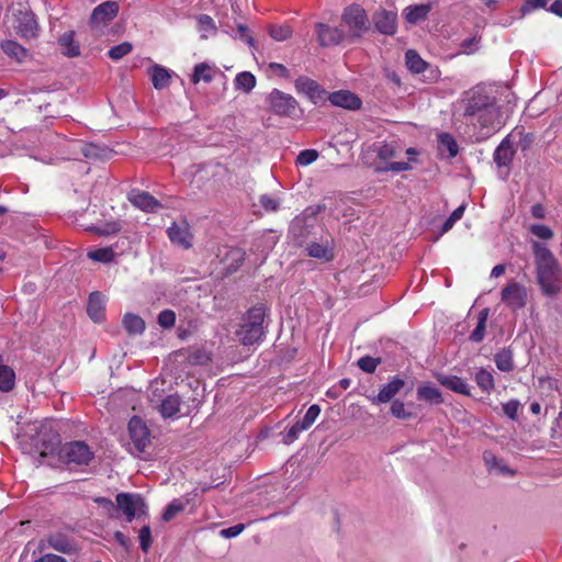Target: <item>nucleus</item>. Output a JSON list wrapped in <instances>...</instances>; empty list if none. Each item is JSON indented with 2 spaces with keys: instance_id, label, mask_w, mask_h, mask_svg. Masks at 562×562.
Segmentation results:
<instances>
[{
  "instance_id": "59",
  "label": "nucleus",
  "mask_w": 562,
  "mask_h": 562,
  "mask_svg": "<svg viewBox=\"0 0 562 562\" xmlns=\"http://www.w3.org/2000/svg\"><path fill=\"white\" fill-rule=\"evenodd\" d=\"M244 529H245V525L238 524V525L222 529L220 531V535L224 538L229 539V538H234V537L238 536Z\"/></svg>"
},
{
  "instance_id": "30",
  "label": "nucleus",
  "mask_w": 562,
  "mask_h": 562,
  "mask_svg": "<svg viewBox=\"0 0 562 562\" xmlns=\"http://www.w3.org/2000/svg\"><path fill=\"white\" fill-rule=\"evenodd\" d=\"M181 401L177 395H168L162 400L159 412L164 418L176 416L180 411Z\"/></svg>"
},
{
  "instance_id": "64",
  "label": "nucleus",
  "mask_w": 562,
  "mask_h": 562,
  "mask_svg": "<svg viewBox=\"0 0 562 562\" xmlns=\"http://www.w3.org/2000/svg\"><path fill=\"white\" fill-rule=\"evenodd\" d=\"M269 67L274 71L277 72L279 76H282V77H288L289 76V70L288 68L282 65V64H279V63H271L269 65Z\"/></svg>"
},
{
  "instance_id": "10",
  "label": "nucleus",
  "mask_w": 562,
  "mask_h": 562,
  "mask_svg": "<svg viewBox=\"0 0 562 562\" xmlns=\"http://www.w3.org/2000/svg\"><path fill=\"white\" fill-rule=\"evenodd\" d=\"M45 542L47 543L48 548H52L55 551L64 554H75L79 550L76 541L63 532L49 533L45 540H41L38 543L40 551L45 549Z\"/></svg>"
},
{
  "instance_id": "37",
  "label": "nucleus",
  "mask_w": 562,
  "mask_h": 562,
  "mask_svg": "<svg viewBox=\"0 0 562 562\" xmlns=\"http://www.w3.org/2000/svg\"><path fill=\"white\" fill-rule=\"evenodd\" d=\"M269 35L278 42L285 41L292 36V29L286 24H271L268 26Z\"/></svg>"
},
{
  "instance_id": "16",
  "label": "nucleus",
  "mask_w": 562,
  "mask_h": 562,
  "mask_svg": "<svg viewBox=\"0 0 562 562\" xmlns=\"http://www.w3.org/2000/svg\"><path fill=\"white\" fill-rule=\"evenodd\" d=\"M167 234L172 244L178 245L183 249L191 248L192 234L187 222L173 223L168 228Z\"/></svg>"
},
{
  "instance_id": "34",
  "label": "nucleus",
  "mask_w": 562,
  "mask_h": 562,
  "mask_svg": "<svg viewBox=\"0 0 562 562\" xmlns=\"http://www.w3.org/2000/svg\"><path fill=\"white\" fill-rule=\"evenodd\" d=\"M487 317H488V308H483L479 313L477 324L469 337V339L472 342H481L484 339Z\"/></svg>"
},
{
  "instance_id": "18",
  "label": "nucleus",
  "mask_w": 562,
  "mask_h": 562,
  "mask_svg": "<svg viewBox=\"0 0 562 562\" xmlns=\"http://www.w3.org/2000/svg\"><path fill=\"white\" fill-rule=\"evenodd\" d=\"M510 136L512 135L506 136L494 150L493 159L497 168H509L513 162L516 150L510 140Z\"/></svg>"
},
{
  "instance_id": "13",
  "label": "nucleus",
  "mask_w": 562,
  "mask_h": 562,
  "mask_svg": "<svg viewBox=\"0 0 562 562\" xmlns=\"http://www.w3.org/2000/svg\"><path fill=\"white\" fill-rule=\"evenodd\" d=\"M317 40L321 46H334L340 44L346 34L342 30L336 26H329L324 23L316 24Z\"/></svg>"
},
{
  "instance_id": "25",
  "label": "nucleus",
  "mask_w": 562,
  "mask_h": 562,
  "mask_svg": "<svg viewBox=\"0 0 562 562\" xmlns=\"http://www.w3.org/2000/svg\"><path fill=\"white\" fill-rule=\"evenodd\" d=\"M58 45L61 48L63 55L67 57H77L80 54V47L75 42V32H65L58 40Z\"/></svg>"
},
{
  "instance_id": "32",
  "label": "nucleus",
  "mask_w": 562,
  "mask_h": 562,
  "mask_svg": "<svg viewBox=\"0 0 562 562\" xmlns=\"http://www.w3.org/2000/svg\"><path fill=\"white\" fill-rule=\"evenodd\" d=\"M494 361L497 369L503 372H510L514 370L513 351L509 348H503L496 352Z\"/></svg>"
},
{
  "instance_id": "63",
  "label": "nucleus",
  "mask_w": 562,
  "mask_h": 562,
  "mask_svg": "<svg viewBox=\"0 0 562 562\" xmlns=\"http://www.w3.org/2000/svg\"><path fill=\"white\" fill-rule=\"evenodd\" d=\"M114 539L126 551L130 550V546H131L130 539L122 531H115Z\"/></svg>"
},
{
  "instance_id": "29",
  "label": "nucleus",
  "mask_w": 562,
  "mask_h": 562,
  "mask_svg": "<svg viewBox=\"0 0 562 562\" xmlns=\"http://www.w3.org/2000/svg\"><path fill=\"white\" fill-rule=\"evenodd\" d=\"M123 326L130 335H139L145 330L144 319L133 313H126L124 315Z\"/></svg>"
},
{
  "instance_id": "44",
  "label": "nucleus",
  "mask_w": 562,
  "mask_h": 562,
  "mask_svg": "<svg viewBox=\"0 0 562 562\" xmlns=\"http://www.w3.org/2000/svg\"><path fill=\"white\" fill-rule=\"evenodd\" d=\"M139 547L144 553H147L153 543L151 530L148 525L143 526L138 531Z\"/></svg>"
},
{
  "instance_id": "4",
  "label": "nucleus",
  "mask_w": 562,
  "mask_h": 562,
  "mask_svg": "<svg viewBox=\"0 0 562 562\" xmlns=\"http://www.w3.org/2000/svg\"><path fill=\"white\" fill-rule=\"evenodd\" d=\"M266 317V310L263 305H256L249 308L244 316V324L240 329L236 333L239 337V341L244 346H251L258 342L265 331L263 322Z\"/></svg>"
},
{
  "instance_id": "3",
  "label": "nucleus",
  "mask_w": 562,
  "mask_h": 562,
  "mask_svg": "<svg viewBox=\"0 0 562 562\" xmlns=\"http://www.w3.org/2000/svg\"><path fill=\"white\" fill-rule=\"evenodd\" d=\"M536 279L544 296L553 297L560 293L562 282L560 266L552 251L539 241L532 243Z\"/></svg>"
},
{
  "instance_id": "47",
  "label": "nucleus",
  "mask_w": 562,
  "mask_h": 562,
  "mask_svg": "<svg viewBox=\"0 0 562 562\" xmlns=\"http://www.w3.org/2000/svg\"><path fill=\"white\" fill-rule=\"evenodd\" d=\"M380 361V358L364 356L358 360V367L367 373H373Z\"/></svg>"
},
{
  "instance_id": "57",
  "label": "nucleus",
  "mask_w": 562,
  "mask_h": 562,
  "mask_svg": "<svg viewBox=\"0 0 562 562\" xmlns=\"http://www.w3.org/2000/svg\"><path fill=\"white\" fill-rule=\"evenodd\" d=\"M305 429L304 428H301V425L299 422H296L294 425H292L288 431H286V435L284 437V442L286 445L289 443H292L293 441H295L297 438H299V435L304 431Z\"/></svg>"
},
{
  "instance_id": "14",
  "label": "nucleus",
  "mask_w": 562,
  "mask_h": 562,
  "mask_svg": "<svg viewBox=\"0 0 562 562\" xmlns=\"http://www.w3.org/2000/svg\"><path fill=\"white\" fill-rule=\"evenodd\" d=\"M16 33L23 38H34L37 35L38 24L33 12H20L14 25Z\"/></svg>"
},
{
  "instance_id": "2",
  "label": "nucleus",
  "mask_w": 562,
  "mask_h": 562,
  "mask_svg": "<svg viewBox=\"0 0 562 562\" xmlns=\"http://www.w3.org/2000/svg\"><path fill=\"white\" fill-rule=\"evenodd\" d=\"M56 454L58 460L65 464L87 465L93 459L94 452L81 440H75L60 443V437L57 432L42 438L40 446V462L49 456Z\"/></svg>"
},
{
  "instance_id": "42",
  "label": "nucleus",
  "mask_w": 562,
  "mask_h": 562,
  "mask_svg": "<svg viewBox=\"0 0 562 562\" xmlns=\"http://www.w3.org/2000/svg\"><path fill=\"white\" fill-rule=\"evenodd\" d=\"M132 49L133 45L130 42H123L110 48L108 56L113 60H119L130 54Z\"/></svg>"
},
{
  "instance_id": "49",
  "label": "nucleus",
  "mask_w": 562,
  "mask_h": 562,
  "mask_svg": "<svg viewBox=\"0 0 562 562\" xmlns=\"http://www.w3.org/2000/svg\"><path fill=\"white\" fill-rule=\"evenodd\" d=\"M158 324L162 328H171L176 324V313L172 310H164L158 314Z\"/></svg>"
},
{
  "instance_id": "12",
  "label": "nucleus",
  "mask_w": 562,
  "mask_h": 562,
  "mask_svg": "<svg viewBox=\"0 0 562 562\" xmlns=\"http://www.w3.org/2000/svg\"><path fill=\"white\" fill-rule=\"evenodd\" d=\"M502 301L513 311L525 307L527 302V291L524 285L518 282L509 283L502 290Z\"/></svg>"
},
{
  "instance_id": "33",
  "label": "nucleus",
  "mask_w": 562,
  "mask_h": 562,
  "mask_svg": "<svg viewBox=\"0 0 562 562\" xmlns=\"http://www.w3.org/2000/svg\"><path fill=\"white\" fill-rule=\"evenodd\" d=\"M407 68L415 74H422L427 68V63L414 49H408L405 54Z\"/></svg>"
},
{
  "instance_id": "17",
  "label": "nucleus",
  "mask_w": 562,
  "mask_h": 562,
  "mask_svg": "<svg viewBox=\"0 0 562 562\" xmlns=\"http://www.w3.org/2000/svg\"><path fill=\"white\" fill-rule=\"evenodd\" d=\"M119 13V4L115 1H105L97 5L90 16L91 25L105 24Z\"/></svg>"
},
{
  "instance_id": "45",
  "label": "nucleus",
  "mask_w": 562,
  "mask_h": 562,
  "mask_svg": "<svg viewBox=\"0 0 562 562\" xmlns=\"http://www.w3.org/2000/svg\"><path fill=\"white\" fill-rule=\"evenodd\" d=\"M504 414L512 420H517L521 404L518 400H509L502 405Z\"/></svg>"
},
{
  "instance_id": "38",
  "label": "nucleus",
  "mask_w": 562,
  "mask_h": 562,
  "mask_svg": "<svg viewBox=\"0 0 562 562\" xmlns=\"http://www.w3.org/2000/svg\"><path fill=\"white\" fill-rule=\"evenodd\" d=\"M475 382L482 391L487 393L495 386L493 374L483 368L475 373Z\"/></svg>"
},
{
  "instance_id": "8",
  "label": "nucleus",
  "mask_w": 562,
  "mask_h": 562,
  "mask_svg": "<svg viewBox=\"0 0 562 562\" xmlns=\"http://www.w3.org/2000/svg\"><path fill=\"white\" fill-rule=\"evenodd\" d=\"M294 87L297 93L306 95L314 104H323L327 101V91L317 81L308 77H299L294 82Z\"/></svg>"
},
{
  "instance_id": "50",
  "label": "nucleus",
  "mask_w": 562,
  "mask_h": 562,
  "mask_svg": "<svg viewBox=\"0 0 562 562\" xmlns=\"http://www.w3.org/2000/svg\"><path fill=\"white\" fill-rule=\"evenodd\" d=\"M529 231L531 232V234H533L535 236H537L540 239L548 240L553 237L552 229L549 226L543 225V224H532L530 226Z\"/></svg>"
},
{
  "instance_id": "5",
  "label": "nucleus",
  "mask_w": 562,
  "mask_h": 562,
  "mask_svg": "<svg viewBox=\"0 0 562 562\" xmlns=\"http://www.w3.org/2000/svg\"><path fill=\"white\" fill-rule=\"evenodd\" d=\"M269 109L278 116L290 119H300L303 115V109L294 97L279 89H273L267 97Z\"/></svg>"
},
{
  "instance_id": "43",
  "label": "nucleus",
  "mask_w": 562,
  "mask_h": 562,
  "mask_svg": "<svg viewBox=\"0 0 562 562\" xmlns=\"http://www.w3.org/2000/svg\"><path fill=\"white\" fill-rule=\"evenodd\" d=\"M90 229L100 236H109L119 233L121 231V224L115 221L106 222L100 226L91 227Z\"/></svg>"
},
{
  "instance_id": "58",
  "label": "nucleus",
  "mask_w": 562,
  "mask_h": 562,
  "mask_svg": "<svg viewBox=\"0 0 562 562\" xmlns=\"http://www.w3.org/2000/svg\"><path fill=\"white\" fill-rule=\"evenodd\" d=\"M547 0H526L521 7L522 13H529L539 8H546Z\"/></svg>"
},
{
  "instance_id": "35",
  "label": "nucleus",
  "mask_w": 562,
  "mask_h": 562,
  "mask_svg": "<svg viewBox=\"0 0 562 562\" xmlns=\"http://www.w3.org/2000/svg\"><path fill=\"white\" fill-rule=\"evenodd\" d=\"M439 149H446L449 158H454L459 154V145L456 138L450 133H441L438 136Z\"/></svg>"
},
{
  "instance_id": "15",
  "label": "nucleus",
  "mask_w": 562,
  "mask_h": 562,
  "mask_svg": "<svg viewBox=\"0 0 562 562\" xmlns=\"http://www.w3.org/2000/svg\"><path fill=\"white\" fill-rule=\"evenodd\" d=\"M327 100L331 105L347 110H358L362 104L360 98L349 90H338L328 93Z\"/></svg>"
},
{
  "instance_id": "39",
  "label": "nucleus",
  "mask_w": 562,
  "mask_h": 562,
  "mask_svg": "<svg viewBox=\"0 0 562 562\" xmlns=\"http://www.w3.org/2000/svg\"><path fill=\"white\" fill-rule=\"evenodd\" d=\"M88 258L93 261L108 263L114 260L115 252L112 247H104L88 252Z\"/></svg>"
},
{
  "instance_id": "24",
  "label": "nucleus",
  "mask_w": 562,
  "mask_h": 562,
  "mask_svg": "<svg viewBox=\"0 0 562 562\" xmlns=\"http://www.w3.org/2000/svg\"><path fill=\"white\" fill-rule=\"evenodd\" d=\"M416 395L419 401H424L432 405H439L443 403V397L440 390L430 384L419 386L417 389Z\"/></svg>"
},
{
  "instance_id": "62",
  "label": "nucleus",
  "mask_w": 562,
  "mask_h": 562,
  "mask_svg": "<svg viewBox=\"0 0 562 562\" xmlns=\"http://www.w3.org/2000/svg\"><path fill=\"white\" fill-rule=\"evenodd\" d=\"M237 32L241 40H244L249 46H254V38L249 35V30L246 25L238 24Z\"/></svg>"
},
{
  "instance_id": "19",
  "label": "nucleus",
  "mask_w": 562,
  "mask_h": 562,
  "mask_svg": "<svg viewBox=\"0 0 562 562\" xmlns=\"http://www.w3.org/2000/svg\"><path fill=\"white\" fill-rule=\"evenodd\" d=\"M87 313L94 323H101L104 321L105 300L101 292L94 291L90 293L87 304Z\"/></svg>"
},
{
  "instance_id": "54",
  "label": "nucleus",
  "mask_w": 562,
  "mask_h": 562,
  "mask_svg": "<svg viewBox=\"0 0 562 562\" xmlns=\"http://www.w3.org/2000/svg\"><path fill=\"white\" fill-rule=\"evenodd\" d=\"M198 25L200 31L210 32L216 30L214 20L207 14H200L198 16Z\"/></svg>"
},
{
  "instance_id": "20",
  "label": "nucleus",
  "mask_w": 562,
  "mask_h": 562,
  "mask_svg": "<svg viewBox=\"0 0 562 562\" xmlns=\"http://www.w3.org/2000/svg\"><path fill=\"white\" fill-rule=\"evenodd\" d=\"M405 385V381L394 376L387 384L383 385L379 394L372 398V403H389Z\"/></svg>"
},
{
  "instance_id": "31",
  "label": "nucleus",
  "mask_w": 562,
  "mask_h": 562,
  "mask_svg": "<svg viewBox=\"0 0 562 562\" xmlns=\"http://www.w3.org/2000/svg\"><path fill=\"white\" fill-rule=\"evenodd\" d=\"M188 503H189L188 501H184L182 498L172 499L166 506V508L161 515V520L165 522L171 521L176 516H178L186 509Z\"/></svg>"
},
{
  "instance_id": "28",
  "label": "nucleus",
  "mask_w": 562,
  "mask_h": 562,
  "mask_svg": "<svg viewBox=\"0 0 562 562\" xmlns=\"http://www.w3.org/2000/svg\"><path fill=\"white\" fill-rule=\"evenodd\" d=\"M151 82L155 89L161 90L167 88L171 81V75L168 69L159 65H154L150 68Z\"/></svg>"
},
{
  "instance_id": "55",
  "label": "nucleus",
  "mask_w": 562,
  "mask_h": 562,
  "mask_svg": "<svg viewBox=\"0 0 562 562\" xmlns=\"http://www.w3.org/2000/svg\"><path fill=\"white\" fill-rule=\"evenodd\" d=\"M409 168H411V166L406 161H394V162H389L385 167L376 168V171L378 172H383V171L400 172V171L408 170Z\"/></svg>"
},
{
  "instance_id": "26",
  "label": "nucleus",
  "mask_w": 562,
  "mask_h": 562,
  "mask_svg": "<svg viewBox=\"0 0 562 562\" xmlns=\"http://www.w3.org/2000/svg\"><path fill=\"white\" fill-rule=\"evenodd\" d=\"M441 385L451 390L452 392L471 395L469 384L460 376L457 375H447L438 379Z\"/></svg>"
},
{
  "instance_id": "41",
  "label": "nucleus",
  "mask_w": 562,
  "mask_h": 562,
  "mask_svg": "<svg viewBox=\"0 0 562 562\" xmlns=\"http://www.w3.org/2000/svg\"><path fill=\"white\" fill-rule=\"evenodd\" d=\"M319 414L321 407L317 404L310 406L304 417L301 420H297L301 425V428L307 430L314 424Z\"/></svg>"
},
{
  "instance_id": "1",
  "label": "nucleus",
  "mask_w": 562,
  "mask_h": 562,
  "mask_svg": "<svg viewBox=\"0 0 562 562\" xmlns=\"http://www.w3.org/2000/svg\"><path fill=\"white\" fill-rule=\"evenodd\" d=\"M459 104L462 122L474 142H484L497 131L499 109L493 97L481 89H474L465 92Z\"/></svg>"
},
{
  "instance_id": "48",
  "label": "nucleus",
  "mask_w": 562,
  "mask_h": 562,
  "mask_svg": "<svg viewBox=\"0 0 562 562\" xmlns=\"http://www.w3.org/2000/svg\"><path fill=\"white\" fill-rule=\"evenodd\" d=\"M391 414L398 419H409L413 414L405 409V405L402 401H393L391 404Z\"/></svg>"
},
{
  "instance_id": "36",
  "label": "nucleus",
  "mask_w": 562,
  "mask_h": 562,
  "mask_svg": "<svg viewBox=\"0 0 562 562\" xmlns=\"http://www.w3.org/2000/svg\"><path fill=\"white\" fill-rule=\"evenodd\" d=\"M256 77L249 71L239 72L234 80L235 89L246 93L250 92L256 87Z\"/></svg>"
},
{
  "instance_id": "52",
  "label": "nucleus",
  "mask_w": 562,
  "mask_h": 562,
  "mask_svg": "<svg viewBox=\"0 0 562 562\" xmlns=\"http://www.w3.org/2000/svg\"><path fill=\"white\" fill-rule=\"evenodd\" d=\"M108 153H110V150L106 148H100L94 144H89L83 149V154L87 158H103L108 156Z\"/></svg>"
},
{
  "instance_id": "27",
  "label": "nucleus",
  "mask_w": 562,
  "mask_h": 562,
  "mask_svg": "<svg viewBox=\"0 0 562 562\" xmlns=\"http://www.w3.org/2000/svg\"><path fill=\"white\" fill-rule=\"evenodd\" d=\"M1 49L10 58L22 63L27 57V49L15 41L7 40L1 43Z\"/></svg>"
},
{
  "instance_id": "53",
  "label": "nucleus",
  "mask_w": 562,
  "mask_h": 562,
  "mask_svg": "<svg viewBox=\"0 0 562 562\" xmlns=\"http://www.w3.org/2000/svg\"><path fill=\"white\" fill-rule=\"evenodd\" d=\"M93 502L95 504H98L100 507L103 508V510L106 513V515L109 517H114L115 516V513H116V506L114 505V503L110 499V498H106V497H95L93 499Z\"/></svg>"
},
{
  "instance_id": "22",
  "label": "nucleus",
  "mask_w": 562,
  "mask_h": 562,
  "mask_svg": "<svg viewBox=\"0 0 562 562\" xmlns=\"http://www.w3.org/2000/svg\"><path fill=\"white\" fill-rule=\"evenodd\" d=\"M128 200L133 205L145 212H155L161 206L158 200L145 191L132 192Z\"/></svg>"
},
{
  "instance_id": "40",
  "label": "nucleus",
  "mask_w": 562,
  "mask_h": 562,
  "mask_svg": "<svg viewBox=\"0 0 562 562\" xmlns=\"http://www.w3.org/2000/svg\"><path fill=\"white\" fill-rule=\"evenodd\" d=\"M201 80H203L204 82H207V83L213 80L212 69L205 63H201V64L195 65L194 72H193V75L191 77V81L193 83H198Z\"/></svg>"
},
{
  "instance_id": "61",
  "label": "nucleus",
  "mask_w": 562,
  "mask_h": 562,
  "mask_svg": "<svg viewBox=\"0 0 562 562\" xmlns=\"http://www.w3.org/2000/svg\"><path fill=\"white\" fill-rule=\"evenodd\" d=\"M34 562H68L65 558L61 555H57L54 553H46L41 555L40 558L35 559Z\"/></svg>"
},
{
  "instance_id": "56",
  "label": "nucleus",
  "mask_w": 562,
  "mask_h": 562,
  "mask_svg": "<svg viewBox=\"0 0 562 562\" xmlns=\"http://www.w3.org/2000/svg\"><path fill=\"white\" fill-rule=\"evenodd\" d=\"M260 205L265 209L267 212H274L279 209V200L273 199L267 194H263L260 196Z\"/></svg>"
},
{
  "instance_id": "46",
  "label": "nucleus",
  "mask_w": 562,
  "mask_h": 562,
  "mask_svg": "<svg viewBox=\"0 0 562 562\" xmlns=\"http://www.w3.org/2000/svg\"><path fill=\"white\" fill-rule=\"evenodd\" d=\"M318 151L315 149H304L296 157V164L300 166H308L316 161Z\"/></svg>"
},
{
  "instance_id": "9",
  "label": "nucleus",
  "mask_w": 562,
  "mask_h": 562,
  "mask_svg": "<svg viewBox=\"0 0 562 562\" xmlns=\"http://www.w3.org/2000/svg\"><path fill=\"white\" fill-rule=\"evenodd\" d=\"M128 432L131 441L137 452H144L150 445V431L140 417L133 416L130 419Z\"/></svg>"
},
{
  "instance_id": "6",
  "label": "nucleus",
  "mask_w": 562,
  "mask_h": 562,
  "mask_svg": "<svg viewBox=\"0 0 562 562\" xmlns=\"http://www.w3.org/2000/svg\"><path fill=\"white\" fill-rule=\"evenodd\" d=\"M116 512L121 510L125 516L126 522H132L135 518L148 515V506L140 494L119 493L115 497Z\"/></svg>"
},
{
  "instance_id": "60",
  "label": "nucleus",
  "mask_w": 562,
  "mask_h": 562,
  "mask_svg": "<svg viewBox=\"0 0 562 562\" xmlns=\"http://www.w3.org/2000/svg\"><path fill=\"white\" fill-rule=\"evenodd\" d=\"M395 156V150L391 145L384 144L378 150V158L381 160H387Z\"/></svg>"
},
{
  "instance_id": "11",
  "label": "nucleus",
  "mask_w": 562,
  "mask_h": 562,
  "mask_svg": "<svg viewBox=\"0 0 562 562\" xmlns=\"http://www.w3.org/2000/svg\"><path fill=\"white\" fill-rule=\"evenodd\" d=\"M372 21L375 30L387 36H392L397 31V12L380 8L372 14Z\"/></svg>"
},
{
  "instance_id": "7",
  "label": "nucleus",
  "mask_w": 562,
  "mask_h": 562,
  "mask_svg": "<svg viewBox=\"0 0 562 562\" xmlns=\"http://www.w3.org/2000/svg\"><path fill=\"white\" fill-rule=\"evenodd\" d=\"M341 21L349 29L352 37L360 38L369 30L367 11L357 3H352L344 9Z\"/></svg>"
},
{
  "instance_id": "23",
  "label": "nucleus",
  "mask_w": 562,
  "mask_h": 562,
  "mask_svg": "<svg viewBox=\"0 0 562 562\" xmlns=\"http://www.w3.org/2000/svg\"><path fill=\"white\" fill-rule=\"evenodd\" d=\"M310 257L329 262L335 258L334 249L328 244L311 243L306 246Z\"/></svg>"
},
{
  "instance_id": "51",
  "label": "nucleus",
  "mask_w": 562,
  "mask_h": 562,
  "mask_svg": "<svg viewBox=\"0 0 562 562\" xmlns=\"http://www.w3.org/2000/svg\"><path fill=\"white\" fill-rule=\"evenodd\" d=\"M480 41H481V37L476 36V35H474L470 38H465L460 44L461 52L467 55L475 53L477 50Z\"/></svg>"
},
{
  "instance_id": "21",
  "label": "nucleus",
  "mask_w": 562,
  "mask_h": 562,
  "mask_svg": "<svg viewBox=\"0 0 562 562\" xmlns=\"http://www.w3.org/2000/svg\"><path fill=\"white\" fill-rule=\"evenodd\" d=\"M432 10V4L422 3V4H413L408 5L403 10V16L405 21L409 24H417L422 21H425Z\"/></svg>"
}]
</instances>
